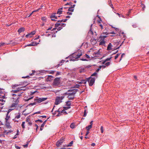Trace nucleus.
Instances as JSON below:
<instances>
[{"mask_svg": "<svg viewBox=\"0 0 149 149\" xmlns=\"http://www.w3.org/2000/svg\"><path fill=\"white\" fill-rule=\"evenodd\" d=\"M87 81H88L89 85L90 86H92L94 84L95 81V78L92 77H91L86 79Z\"/></svg>", "mask_w": 149, "mask_h": 149, "instance_id": "nucleus-1", "label": "nucleus"}, {"mask_svg": "<svg viewBox=\"0 0 149 149\" xmlns=\"http://www.w3.org/2000/svg\"><path fill=\"white\" fill-rule=\"evenodd\" d=\"M22 93H18L17 94H12L13 98V100L16 101L17 100H19V99L20 96L22 94Z\"/></svg>", "mask_w": 149, "mask_h": 149, "instance_id": "nucleus-2", "label": "nucleus"}, {"mask_svg": "<svg viewBox=\"0 0 149 149\" xmlns=\"http://www.w3.org/2000/svg\"><path fill=\"white\" fill-rule=\"evenodd\" d=\"M60 77H57L55 79L53 83L54 86H57L60 84Z\"/></svg>", "mask_w": 149, "mask_h": 149, "instance_id": "nucleus-3", "label": "nucleus"}, {"mask_svg": "<svg viewBox=\"0 0 149 149\" xmlns=\"http://www.w3.org/2000/svg\"><path fill=\"white\" fill-rule=\"evenodd\" d=\"M47 99V98L45 97L36 98V99H34V100L36 101V102H37L38 103H40L46 100Z\"/></svg>", "mask_w": 149, "mask_h": 149, "instance_id": "nucleus-4", "label": "nucleus"}, {"mask_svg": "<svg viewBox=\"0 0 149 149\" xmlns=\"http://www.w3.org/2000/svg\"><path fill=\"white\" fill-rule=\"evenodd\" d=\"M109 34V33L107 31L101 33L99 37V38L104 39L105 38L107 37V35H108Z\"/></svg>", "mask_w": 149, "mask_h": 149, "instance_id": "nucleus-5", "label": "nucleus"}, {"mask_svg": "<svg viewBox=\"0 0 149 149\" xmlns=\"http://www.w3.org/2000/svg\"><path fill=\"white\" fill-rule=\"evenodd\" d=\"M22 90V89H21V88H18L17 90H12L11 92L13 93L14 94H17L18 93H22V92H21V91Z\"/></svg>", "mask_w": 149, "mask_h": 149, "instance_id": "nucleus-6", "label": "nucleus"}, {"mask_svg": "<svg viewBox=\"0 0 149 149\" xmlns=\"http://www.w3.org/2000/svg\"><path fill=\"white\" fill-rule=\"evenodd\" d=\"M19 100H17L16 101L13 100V103L11 105V107L12 108H15L19 102Z\"/></svg>", "mask_w": 149, "mask_h": 149, "instance_id": "nucleus-7", "label": "nucleus"}, {"mask_svg": "<svg viewBox=\"0 0 149 149\" xmlns=\"http://www.w3.org/2000/svg\"><path fill=\"white\" fill-rule=\"evenodd\" d=\"M100 54V50H98L97 52H95L93 53V55L94 57H99Z\"/></svg>", "mask_w": 149, "mask_h": 149, "instance_id": "nucleus-8", "label": "nucleus"}, {"mask_svg": "<svg viewBox=\"0 0 149 149\" xmlns=\"http://www.w3.org/2000/svg\"><path fill=\"white\" fill-rule=\"evenodd\" d=\"M54 78V77L51 75H48L47 78L46 79L47 81H51Z\"/></svg>", "mask_w": 149, "mask_h": 149, "instance_id": "nucleus-9", "label": "nucleus"}, {"mask_svg": "<svg viewBox=\"0 0 149 149\" xmlns=\"http://www.w3.org/2000/svg\"><path fill=\"white\" fill-rule=\"evenodd\" d=\"M63 139L57 141L56 144V145L57 146L59 147L63 143Z\"/></svg>", "mask_w": 149, "mask_h": 149, "instance_id": "nucleus-10", "label": "nucleus"}, {"mask_svg": "<svg viewBox=\"0 0 149 149\" xmlns=\"http://www.w3.org/2000/svg\"><path fill=\"white\" fill-rule=\"evenodd\" d=\"M62 102V101L59 99L58 97H57L55 101V104L56 105H58L60 103Z\"/></svg>", "mask_w": 149, "mask_h": 149, "instance_id": "nucleus-11", "label": "nucleus"}, {"mask_svg": "<svg viewBox=\"0 0 149 149\" xmlns=\"http://www.w3.org/2000/svg\"><path fill=\"white\" fill-rule=\"evenodd\" d=\"M100 39H101V40L100 41L99 45H104L105 43V42L104 40V39H102V38H100Z\"/></svg>", "mask_w": 149, "mask_h": 149, "instance_id": "nucleus-12", "label": "nucleus"}, {"mask_svg": "<svg viewBox=\"0 0 149 149\" xmlns=\"http://www.w3.org/2000/svg\"><path fill=\"white\" fill-rule=\"evenodd\" d=\"M51 20L53 21H56V20L55 19H53V18H54L55 19H57V17L54 15H52L50 16Z\"/></svg>", "mask_w": 149, "mask_h": 149, "instance_id": "nucleus-13", "label": "nucleus"}, {"mask_svg": "<svg viewBox=\"0 0 149 149\" xmlns=\"http://www.w3.org/2000/svg\"><path fill=\"white\" fill-rule=\"evenodd\" d=\"M71 56L73 58H74L75 59H77L79 58L78 56H77V54L76 53L73 54Z\"/></svg>", "mask_w": 149, "mask_h": 149, "instance_id": "nucleus-14", "label": "nucleus"}, {"mask_svg": "<svg viewBox=\"0 0 149 149\" xmlns=\"http://www.w3.org/2000/svg\"><path fill=\"white\" fill-rule=\"evenodd\" d=\"M47 121V120H45L43 122V123L41 125V126L40 127V131H42L43 130V128L44 127V126L45 125V124L46 123Z\"/></svg>", "mask_w": 149, "mask_h": 149, "instance_id": "nucleus-15", "label": "nucleus"}, {"mask_svg": "<svg viewBox=\"0 0 149 149\" xmlns=\"http://www.w3.org/2000/svg\"><path fill=\"white\" fill-rule=\"evenodd\" d=\"M25 30L24 28L23 27H22L20 28L18 30V32L19 33H20L21 32H24Z\"/></svg>", "mask_w": 149, "mask_h": 149, "instance_id": "nucleus-16", "label": "nucleus"}, {"mask_svg": "<svg viewBox=\"0 0 149 149\" xmlns=\"http://www.w3.org/2000/svg\"><path fill=\"white\" fill-rule=\"evenodd\" d=\"M112 58V57H111L109 58H106L102 62V64H105V63L107 61L110 60Z\"/></svg>", "mask_w": 149, "mask_h": 149, "instance_id": "nucleus-17", "label": "nucleus"}, {"mask_svg": "<svg viewBox=\"0 0 149 149\" xmlns=\"http://www.w3.org/2000/svg\"><path fill=\"white\" fill-rule=\"evenodd\" d=\"M63 9V8H61L60 9L58 10V11L57 12V14H58L59 15L62 14V10Z\"/></svg>", "mask_w": 149, "mask_h": 149, "instance_id": "nucleus-18", "label": "nucleus"}, {"mask_svg": "<svg viewBox=\"0 0 149 149\" xmlns=\"http://www.w3.org/2000/svg\"><path fill=\"white\" fill-rule=\"evenodd\" d=\"M112 45L111 43H110L108 45L107 47V50H111L112 49L111 47Z\"/></svg>", "mask_w": 149, "mask_h": 149, "instance_id": "nucleus-19", "label": "nucleus"}, {"mask_svg": "<svg viewBox=\"0 0 149 149\" xmlns=\"http://www.w3.org/2000/svg\"><path fill=\"white\" fill-rule=\"evenodd\" d=\"M38 44V43H37L36 42H35V43L32 42L31 43V44L27 45V46H35L36 45H37Z\"/></svg>", "mask_w": 149, "mask_h": 149, "instance_id": "nucleus-20", "label": "nucleus"}, {"mask_svg": "<svg viewBox=\"0 0 149 149\" xmlns=\"http://www.w3.org/2000/svg\"><path fill=\"white\" fill-rule=\"evenodd\" d=\"M87 82V79L86 80H83L79 82V84H86Z\"/></svg>", "mask_w": 149, "mask_h": 149, "instance_id": "nucleus-21", "label": "nucleus"}, {"mask_svg": "<svg viewBox=\"0 0 149 149\" xmlns=\"http://www.w3.org/2000/svg\"><path fill=\"white\" fill-rule=\"evenodd\" d=\"M70 107H63V109L61 111V113H63V112L65 111V110H67L68 109H69L70 108Z\"/></svg>", "mask_w": 149, "mask_h": 149, "instance_id": "nucleus-22", "label": "nucleus"}, {"mask_svg": "<svg viewBox=\"0 0 149 149\" xmlns=\"http://www.w3.org/2000/svg\"><path fill=\"white\" fill-rule=\"evenodd\" d=\"M98 25H99V26H100L101 29H103V26L101 24L100 21H98Z\"/></svg>", "mask_w": 149, "mask_h": 149, "instance_id": "nucleus-23", "label": "nucleus"}, {"mask_svg": "<svg viewBox=\"0 0 149 149\" xmlns=\"http://www.w3.org/2000/svg\"><path fill=\"white\" fill-rule=\"evenodd\" d=\"M92 126L91 125H89L86 127L87 131H89L90 129L92 128Z\"/></svg>", "mask_w": 149, "mask_h": 149, "instance_id": "nucleus-24", "label": "nucleus"}, {"mask_svg": "<svg viewBox=\"0 0 149 149\" xmlns=\"http://www.w3.org/2000/svg\"><path fill=\"white\" fill-rule=\"evenodd\" d=\"M66 105L68 107H70V105H71V104L70 103V101H68L66 102Z\"/></svg>", "mask_w": 149, "mask_h": 149, "instance_id": "nucleus-25", "label": "nucleus"}, {"mask_svg": "<svg viewBox=\"0 0 149 149\" xmlns=\"http://www.w3.org/2000/svg\"><path fill=\"white\" fill-rule=\"evenodd\" d=\"M90 41L92 44H95L96 43V40L94 39H91Z\"/></svg>", "mask_w": 149, "mask_h": 149, "instance_id": "nucleus-26", "label": "nucleus"}, {"mask_svg": "<svg viewBox=\"0 0 149 149\" xmlns=\"http://www.w3.org/2000/svg\"><path fill=\"white\" fill-rule=\"evenodd\" d=\"M70 127L72 129H73L75 127V125L74 123H71L70 125Z\"/></svg>", "mask_w": 149, "mask_h": 149, "instance_id": "nucleus-27", "label": "nucleus"}, {"mask_svg": "<svg viewBox=\"0 0 149 149\" xmlns=\"http://www.w3.org/2000/svg\"><path fill=\"white\" fill-rule=\"evenodd\" d=\"M94 76L96 77H97V73L96 72H95L93 74H92L91 77H92Z\"/></svg>", "mask_w": 149, "mask_h": 149, "instance_id": "nucleus-28", "label": "nucleus"}, {"mask_svg": "<svg viewBox=\"0 0 149 149\" xmlns=\"http://www.w3.org/2000/svg\"><path fill=\"white\" fill-rule=\"evenodd\" d=\"M6 127L8 128H10L11 127L10 125V124L9 123L6 122Z\"/></svg>", "mask_w": 149, "mask_h": 149, "instance_id": "nucleus-29", "label": "nucleus"}, {"mask_svg": "<svg viewBox=\"0 0 149 149\" xmlns=\"http://www.w3.org/2000/svg\"><path fill=\"white\" fill-rule=\"evenodd\" d=\"M10 118V116H8V114L7 113L6 116V117L5 118V119L6 121V122H7L9 118Z\"/></svg>", "mask_w": 149, "mask_h": 149, "instance_id": "nucleus-30", "label": "nucleus"}, {"mask_svg": "<svg viewBox=\"0 0 149 149\" xmlns=\"http://www.w3.org/2000/svg\"><path fill=\"white\" fill-rule=\"evenodd\" d=\"M20 113H18V115L16 116L15 119V118L19 119L20 118Z\"/></svg>", "mask_w": 149, "mask_h": 149, "instance_id": "nucleus-31", "label": "nucleus"}, {"mask_svg": "<svg viewBox=\"0 0 149 149\" xmlns=\"http://www.w3.org/2000/svg\"><path fill=\"white\" fill-rule=\"evenodd\" d=\"M76 53L77 54V56H78L79 58L82 55V53L81 52L77 53L76 52Z\"/></svg>", "mask_w": 149, "mask_h": 149, "instance_id": "nucleus-32", "label": "nucleus"}, {"mask_svg": "<svg viewBox=\"0 0 149 149\" xmlns=\"http://www.w3.org/2000/svg\"><path fill=\"white\" fill-rule=\"evenodd\" d=\"M19 86V84H15L13 85H12V87L13 88H15V87L18 86Z\"/></svg>", "mask_w": 149, "mask_h": 149, "instance_id": "nucleus-33", "label": "nucleus"}, {"mask_svg": "<svg viewBox=\"0 0 149 149\" xmlns=\"http://www.w3.org/2000/svg\"><path fill=\"white\" fill-rule=\"evenodd\" d=\"M68 97L69 98V100H72L74 98V97L73 96L72 97H71L70 96L68 95Z\"/></svg>", "mask_w": 149, "mask_h": 149, "instance_id": "nucleus-34", "label": "nucleus"}, {"mask_svg": "<svg viewBox=\"0 0 149 149\" xmlns=\"http://www.w3.org/2000/svg\"><path fill=\"white\" fill-rule=\"evenodd\" d=\"M26 37L27 38L28 37H31L32 36V34L31 33H29L27 35H26Z\"/></svg>", "mask_w": 149, "mask_h": 149, "instance_id": "nucleus-35", "label": "nucleus"}, {"mask_svg": "<svg viewBox=\"0 0 149 149\" xmlns=\"http://www.w3.org/2000/svg\"><path fill=\"white\" fill-rule=\"evenodd\" d=\"M61 25V24H60L59 23H58L55 24V27H57L59 26H60Z\"/></svg>", "mask_w": 149, "mask_h": 149, "instance_id": "nucleus-36", "label": "nucleus"}, {"mask_svg": "<svg viewBox=\"0 0 149 149\" xmlns=\"http://www.w3.org/2000/svg\"><path fill=\"white\" fill-rule=\"evenodd\" d=\"M68 11H69L73 12L74 9H73L72 7H70L68 9Z\"/></svg>", "mask_w": 149, "mask_h": 149, "instance_id": "nucleus-37", "label": "nucleus"}, {"mask_svg": "<svg viewBox=\"0 0 149 149\" xmlns=\"http://www.w3.org/2000/svg\"><path fill=\"white\" fill-rule=\"evenodd\" d=\"M110 62H108L107 63H105V64H104L106 66H108L110 65Z\"/></svg>", "mask_w": 149, "mask_h": 149, "instance_id": "nucleus-38", "label": "nucleus"}, {"mask_svg": "<svg viewBox=\"0 0 149 149\" xmlns=\"http://www.w3.org/2000/svg\"><path fill=\"white\" fill-rule=\"evenodd\" d=\"M73 141H71L69 144L67 145V147L71 146H72V144H73Z\"/></svg>", "mask_w": 149, "mask_h": 149, "instance_id": "nucleus-39", "label": "nucleus"}, {"mask_svg": "<svg viewBox=\"0 0 149 149\" xmlns=\"http://www.w3.org/2000/svg\"><path fill=\"white\" fill-rule=\"evenodd\" d=\"M84 68H81L79 70V72L80 73H81L83 72H84Z\"/></svg>", "mask_w": 149, "mask_h": 149, "instance_id": "nucleus-40", "label": "nucleus"}, {"mask_svg": "<svg viewBox=\"0 0 149 149\" xmlns=\"http://www.w3.org/2000/svg\"><path fill=\"white\" fill-rule=\"evenodd\" d=\"M25 123V122H23L22 123V128L23 129H24L25 128V127L24 126Z\"/></svg>", "mask_w": 149, "mask_h": 149, "instance_id": "nucleus-41", "label": "nucleus"}, {"mask_svg": "<svg viewBox=\"0 0 149 149\" xmlns=\"http://www.w3.org/2000/svg\"><path fill=\"white\" fill-rule=\"evenodd\" d=\"M58 97V98L59 99V100H61H61L63 99L64 98V96H62L61 97Z\"/></svg>", "mask_w": 149, "mask_h": 149, "instance_id": "nucleus-42", "label": "nucleus"}, {"mask_svg": "<svg viewBox=\"0 0 149 149\" xmlns=\"http://www.w3.org/2000/svg\"><path fill=\"white\" fill-rule=\"evenodd\" d=\"M88 33L89 34H91L92 35H93V31L91 30V29H90Z\"/></svg>", "mask_w": 149, "mask_h": 149, "instance_id": "nucleus-43", "label": "nucleus"}, {"mask_svg": "<svg viewBox=\"0 0 149 149\" xmlns=\"http://www.w3.org/2000/svg\"><path fill=\"white\" fill-rule=\"evenodd\" d=\"M36 102H35L33 103H31L29 104V106H30V105L33 106V105H35L36 104Z\"/></svg>", "mask_w": 149, "mask_h": 149, "instance_id": "nucleus-44", "label": "nucleus"}, {"mask_svg": "<svg viewBox=\"0 0 149 149\" xmlns=\"http://www.w3.org/2000/svg\"><path fill=\"white\" fill-rule=\"evenodd\" d=\"M120 54V53L117 54L115 56V59H116L118 58V56H119V55Z\"/></svg>", "mask_w": 149, "mask_h": 149, "instance_id": "nucleus-45", "label": "nucleus"}, {"mask_svg": "<svg viewBox=\"0 0 149 149\" xmlns=\"http://www.w3.org/2000/svg\"><path fill=\"white\" fill-rule=\"evenodd\" d=\"M86 114H87L86 110L85 109L84 111V116L86 117Z\"/></svg>", "mask_w": 149, "mask_h": 149, "instance_id": "nucleus-46", "label": "nucleus"}, {"mask_svg": "<svg viewBox=\"0 0 149 149\" xmlns=\"http://www.w3.org/2000/svg\"><path fill=\"white\" fill-rule=\"evenodd\" d=\"M75 92H72V93H69L68 94V95H73V96H74V95H75Z\"/></svg>", "mask_w": 149, "mask_h": 149, "instance_id": "nucleus-47", "label": "nucleus"}, {"mask_svg": "<svg viewBox=\"0 0 149 149\" xmlns=\"http://www.w3.org/2000/svg\"><path fill=\"white\" fill-rule=\"evenodd\" d=\"M100 130H101V132L102 133H103L104 132V129H103V127L102 126L101 127Z\"/></svg>", "mask_w": 149, "mask_h": 149, "instance_id": "nucleus-48", "label": "nucleus"}, {"mask_svg": "<svg viewBox=\"0 0 149 149\" xmlns=\"http://www.w3.org/2000/svg\"><path fill=\"white\" fill-rule=\"evenodd\" d=\"M14 109H14H9L8 110V111L7 112V113H8V114L11 111H12Z\"/></svg>", "mask_w": 149, "mask_h": 149, "instance_id": "nucleus-49", "label": "nucleus"}, {"mask_svg": "<svg viewBox=\"0 0 149 149\" xmlns=\"http://www.w3.org/2000/svg\"><path fill=\"white\" fill-rule=\"evenodd\" d=\"M30 120V119L29 118L27 117L26 118V121L28 123L29 122Z\"/></svg>", "mask_w": 149, "mask_h": 149, "instance_id": "nucleus-50", "label": "nucleus"}, {"mask_svg": "<svg viewBox=\"0 0 149 149\" xmlns=\"http://www.w3.org/2000/svg\"><path fill=\"white\" fill-rule=\"evenodd\" d=\"M55 71L54 70H52L49 73V74H53L55 72Z\"/></svg>", "mask_w": 149, "mask_h": 149, "instance_id": "nucleus-51", "label": "nucleus"}, {"mask_svg": "<svg viewBox=\"0 0 149 149\" xmlns=\"http://www.w3.org/2000/svg\"><path fill=\"white\" fill-rule=\"evenodd\" d=\"M125 55V54L124 53H123L121 55V58H120V61L122 59L123 57V56L124 55Z\"/></svg>", "mask_w": 149, "mask_h": 149, "instance_id": "nucleus-52", "label": "nucleus"}, {"mask_svg": "<svg viewBox=\"0 0 149 149\" xmlns=\"http://www.w3.org/2000/svg\"><path fill=\"white\" fill-rule=\"evenodd\" d=\"M65 26V24H63V23H62V24H61V25H60V26H61H61L64 27Z\"/></svg>", "mask_w": 149, "mask_h": 149, "instance_id": "nucleus-53", "label": "nucleus"}, {"mask_svg": "<svg viewBox=\"0 0 149 149\" xmlns=\"http://www.w3.org/2000/svg\"><path fill=\"white\" fill-rule=\"evenodd\" d=\"M29 142H27V143L26 144L24 145V147H25V148H27V147Z\"/></svg>", "mask_w": 149, "mask_h": 149, "instance_id": "nucleus-54", "label": "nucleus"}, {"mask_svg": "<svg viewBox=\"0 0 149 149\" xmlns=\"http://www.w3.org/2000/svg\"><path fill=\"white\" fill-rule=\"evenodd\" d=\"M38 121H39V122H40L41 123H42L43 122V121H42V120H36V122H37Z\"/></svg>", "mask_w": 149, "mask_h": 149, "instance_id": "nucleus-55", "label": "nucleus"}, {"mask_svg": "<svg viewBox=\"0 0 149 149\" xmlns=\"http://www.w3.org/2000/svg\"><path fill=\"white\" fill-rule=\"evenodd\" d=\"M35 33L36 32L35 31H33L32 32L30 33H31V34H32V35L33 36V35H34L35 34Z\"/></svg>", "mask_w": 149, "mask_h": 149, "instance_id": "nucleus-56", "label": "nucleus"}, {"mask_svg": "<svg viewBox=\"0 0 149 149\" xmlns=\"http://www.w3.org/2000/svg\"><path fill=\"white\" fill-rule=\"evenodd\" d=\"M29 77H29V76H25V77H22V78H29Z\"/></svg>", "mask_w": 149, "mask_h": 149, "instance_id": "nucleus-57", "label": "nucleus"}, {"mask_svg": "<svg viewBox=\"0 0 149 149\" xmlns=\"http://www.w3.org/2000/svg\"><path fill=\"white\" fill-rule=\"evenodd\" d=\"M60 74V72H57V73H56V76H57L58 75H59Z\"/></svg>", "mask_w": 149, "mask_h": 149, "instance_id": "nucleus-58", "label": "nucleus"}, {"mask_svg": "<svg viewBox=\"0 0 149 149\" xmlns=\"http://www.w3.org/2000/svg\"><path fill=\"white\" fill-rule=\"evenodd\" d=\"M63 20L62 19V20H58V22H57L58 23H61V22H63Z\"/></svg>", "mask_w": 149, "mask_h": 149, "instance_id": "nucleus-59", "label": "nucleus"}, {"mask_svg": "<svg viewBox=\"0 0 149 149\" xmlns=\"http://www.w3.org/2000/svg\"><path fill=\"white\" fill-rule=\"evenodd\" d=\"M85 57L88 58H89L90 57L89 56V55H87V54H85Z\"/></svg>", "mask_w": 149, "mask_h": 149, "instance_id": "nucleus-60", "label": "nucleus"}, {"mask_svg": "<svg viewBox=\"0 0 149 149\" xmlns=\"http://www.w3.org/2000/svg\"><path fill=\"white\" fill-rule=\"evenodd\" d=\"M33 98V97H31L29 98L27 100H25L26 101H28L29 100L32 99Z\"/></svg>", "mask_w": 149, "mask_h": 149, "instance_id": "nucleus-61", "label": "nucleus"}, {"mask_svg": "<svg viewBox=\"0 0 149 149\" xmlns=\"http://www.w3.org/2000/svg\"><path fill=\"white\" fill-rule=\"evenodd\" d=\"M28 124L30 126H31L32 124V123L31 122H29L28 123Z\"/></svg>", "mask_w": 149, "mask_h": 149, "instance_id": "nucleus-62", "label": "nucleus"}, {"mask_svg": "<svg viewBox=\"0 0 149 149\" xmlns=\"http://www.w3.org/2000/svg\"><path fill=\"white\" fill-rule=\"evenodd\" d=\"M5 44V43L3 42H1L0 43V46H3Z\"/></svg>", "mask_w": 149, "mask_h": 149, "instance_id": "nucleus-63", "label": "nucleus"}, {"mask_svg": "<svg viewBox=\"0 0 149 149\" xmlns=\"http://www.w3.org/2000/svg\"><path fill=\"white\" fill-rule=\"evenodd\" d=\"M15 148L17 149H20V147H19L17 146H15Z\"/></svg>", "mask_w": 149, "mask_h": 149, "instance_id": "nucleus-64", "label": "nucleus"}]
</instances>
